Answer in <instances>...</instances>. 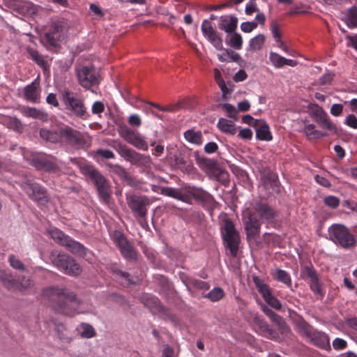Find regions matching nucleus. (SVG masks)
I'll use <instances>...</instances> for the list:
<instances>
[{
  "label": "nucleus",
  "instance_id": "obj_58",
  "mask_svg": "<svg viewBox=\"0 0 357 357\" xmlns=\"http://www.w3.org/2000/svg\"><path fill=\"white\" fill-rule=\"evenodd\" d=\"M190 284L192 287H195L198 289L208 290L210 288V285L208 284V282L200 280H191Z\"/></svg>",
  "mask_w": 357,
  "mask_h": 357
},
{
  "label": "nucleus",
  "instance_id": "obj_15",
  "mask_svg": "<svg viewBox=\"0 0 357 357\" xmlns=\"http://www.w3.org/2000/svg\"><path fill=\"white\" fill-rule=\"evenodd\" d=\"M217 17L211 14L209 20H204L201 30L203 36L211 43V44L218 50L223 49L222 39L219 33L212 26L211 21L215 20Z\"/></svg>",
  "mask_w": 357,
  "mask_h": 357
},
{
  "label": "nucleus",
  "instance_id": "obj_34",
  "mask_svg": "<svg viewBox=\"0 0 357 357\" xmlns=\"http://www.w3.org/2000/svg\"><path fill=\"white\" fill-rule=\"evenodd\" d=\"M344 22L350 29L357 27V6H352L347 9L344 16Z\"/></svg>",
  "mask_w": 357,
  "mask_h": 357
},
{
  "label": "nucleus",
  "instance_id": "obj_9",
  "mask_svg": "<svg viewBox=\"0 0 357 357\" xmlns=\"http://www.w3.org/2000/svg\"><path fill=\"white\" fill-rule=\"evenodd\" d=\"M126 202L135 218L147 217L150 199L145 195L137 193L126 194Z\"/></svg>",
  "mask_w": 357,
  "mask_h": 357
},
{
  "label": "nucleus",
  "instance_id": "obj_47",
  "mask_svg": "<svg viewBox=\"0 0 357 357\" xmlns=\"http://www.w3.org/2000/svg\"><path fill=\"white\" fill-rule=\"evenodd\" d=\"M265 43V36L264 34H258L250 41V47L252 50H260Z\"/></svg>",
  "mask_w": 357,
  "mask_h": 357
},
{
  "label": "nucleus",
  "instance_id": "obj_31",
  "mask_svg": "<svg viewBox=\"0 0 357 357\" xmlns=\"http://www.w3.org/2000/svg\"><path fill=\"white\" fill-rule=\"evenodd\" d=\"M184 138L189 143L195 145H202L203 142V135L200 130H195V129L187 130L184 134Z\"/></svg>",
  "mask_w": 357,
  "mask_h": 357
},
{
  "label": "nucleus",
  "instance_id": "obj_16",
  "mask_svg": "<svg viewBox=\"0 0 357 357\" xmlns=\"http://www.w3.org/2000/svg\"><path fill=\"white\" fill-rule=\"evenodd\" d=\"M32 165L37 169L47 172H58L60 167L56 158L52 155H37L32 158Z\"/></svg>",
  "mask_w": 357,
  "mask_h": 357
},
{
  "label": "nucleus",
  "instance_id": "obj_11",
  "mask_svg": "<svg viewBox=\"0 0 357 357\" xmlns=\"http://www.w3.org/2000/svg\"><path fill=\"white\" fill-rule=\"evenodd\" d=\"M119 135L128 144L142 151L149 149V144L139 132L132 130L128 126H121L119 128Z\"/></svg>",
  "mask_w": 357,
  "mask_h": 357
},
{
  "label": "nucleus",
  "instance_id": "obj_44",
  "mask_svg": "<svg viewBox=\"0 0 357 357\" xmlns=\"http://www.w3.org/2000/svg\"><path fill=\"white\" fill-rule=\"evenodd\" d=\"M297 327L299 334L301 336H305L308 338L313 335L315 329L311 326L308 323H307L305 320L302 319L298 321Z\"/></svg>",
  "mask_w": 357,
  "mask_h": 357
},
{
  "label": "nucleus",
  "instance_id": "obj_43",
  "mask_svg": "<svg viewBox=\"0 0 357 357\" xmlns=\"http://www.w3.org/2000/svg\"><path fill=\"white\" fill-rule=\"evenodd\" d=\"M55 331L58 337L63 342L69 343L71 341V337L66 326L62 323L55 324Z\"/></svg>",
  "mask_w": 357,
  "mask_h": 357
},
{
  "label": "nucleus",
  "instance_id": "obj_23",
  "mask_svg": "<svg viewBox=\"0 0 357 357\" xmlns=\"http://www.w3.org/2000/svg\"><path fill=\"white\" fill-rule=\"evenodd\" d=\"M218 28L227 33H234L238 24V18L233 15H222L220 17Z\"/></svg>",
  "mask_w": 357,
  "mask_h": 357
},
{
  "label": "nucleus",
  "instance_id": "obj_20",
  "mask_svg": "<svg viewBox=\"0 0 357 357\" xmlns=\"http://www.w3.org/2000/svg\"><path fill=\"white\" fill-rule=\"evenodd\" d=\"M170 165L174 169L186 174H192L195 170L192 162L186 159L181 153L174 154L170 158Z\"/></svg>",
  "mask_w": 357,
  "mask_h": 357
},
{
  "label": "nucleus",
  "instance_id": "obj_30",
  "mask_svg": "<svg viewBox=\"0 0 357 357\" xmlns=\"http://www.w3.org/2000/svg\"><path fill=\"white\" fill-rule=\"evenodd\" d=\"M40 136L46 142L54 144L61 143L59 128L56 130H50L47 128H41L40 130Z\"/></svg>",
  "mask_w": 357,
  "mask_h": 357
},
{
  "label": "nucleus",
  "instance_id": "obj_41",
  "mask_svg": "<svg viewBox=\"0 0 357 357\" xmlns=\"http://www.w3.org/2000/svg\"><path fill=\"white\" fill-rule=\"evenodd\" d=\"M316 122L323 129L328 130L334 134H337L338 132L336 125L331 121L328 114L320 119H317Z\"/></svg>",
  "mask_w": 357,
  "mask_h": 357
},
{
  "label": "nucleus",
  "instance_id": "obj_60",
  "mask_svg": "<svg viewBox=\"0 0 357 357\" xmlns=\"http://www.w3.org/2000/svg\"><path fill=\"white\" fill-rule=\"evenodd\" d=\"M324 204L331 208H337L340 205V199L335 196H328L324 199Z\"/></svg>",
  "mask_w": 357,
  "mask_h": 357
},
{
  "label": "nucleus",
  "instance_id": "obj_62",
  "mask_svg": "<svg viewBox=\"0 0 357 357\" xmlns=\"http://www.w3.org/2000/svg\"><path fill=\"white\" fill-rule=\"evenodd\" d=\"M257 27V23L255 22H246L241 24V29L245 33H250Z\"/></svg>",
  "mask_w": 357,
  "mask_h": 357
},
{
  "label": "nucleus",
  "instance_id": "obj_57",
  "mask_svg": "<svg viewBox=\"0 0 357 357\" xmlns=\"http://www.w3.org/2000/svg\"><path fill=\"white\" fill-rule=\"evenodd\" d=\"M264 301L269 306L277 310H280L282 307V305L280 301L276 297H275L273 294L266 298Z\"/></svg>",
  "mask_w": 357,
  "mask_h": 357
},
{
  "label": "nucleus",
  "instance_id": "obj_42",
  "mask_svg": "<svg viewBox=\"0 0 357 357\" xmlns=\"http://www.w3.org/2000/svg\"><path fill=\"white\" fill-rule=\"evenodd\" d=\"M316 122L323 129L328 130L334 134H337L338 132L336 125L331 121L328 114L320 119H317Z\"/></svg>",
  "mask_w": 357,
  "mask_h": 357
},
{
  "label": "nucleus",
  "instance_id": "obj_54",
  "mask_svg": "<svg viewBox=\"0 0 357 357\" xmlns=\"http://www.w3.org/2000/svg\"><path fill=\"white\" fill-rule=\"evenodd\" d=\"M222 109L227 113L228 117L235 121L238 120V111L234 106L225 103L222 105Z\"/></svg>",
  "mask_w": 357,
  "mask_h": 357
},
{
  "label": "nucleus",
  "instance_id": "obj_24",
  "mask_svg": "<svg viewBox=\"0 0 357 357\" xmlns=\"http://www.w3.org/2000/svg\"><path fill=\"white\" fill-rule=\"evenodd\" d=\"M253 324L255 326L259 328L260 331L263 333L266 337L271 339H276L278 337L277 332L273 330L260 317L255 315L253 319Z\"/></svg>",
  "mask_w": 357,
  "mask_h": 357
},
{
  "label": "nucleus",
  "instance_id": "obj_28",
  "mask_svg": "<svg viewBox=\"0 0 357 357\" xmlns=\"http://www.w3.org/2000/svg\"><path fill=\"white\" fill-rule=\"evenodd\" d=\"M26 52L29 54V58L33 61L38 66L41 67L43 70H46L49 68L50 65L47 61L45 60L44 56L39 53L36 50L28 47Z\"/></svg>",
  "mask_w": 357,
  "mask_h": 357
},
{
  "label": "nucleus",
  "instance_id": "obj_8",
  "mask_svg": "<svg viewBox=\"0 0 357 357\" xmlns=\"http://www.w3.org/2000/svg\"><path fill=\"white\" fill-rule=\"evenodd\" d=\"M192 197L197 201L200 202L203 206L208 209L214 208L218 204L214 197L208 192L195 187L190 188L188 194L181 193L180 198L178 200L182 201L187 204L192 203Z\"/></svg>",
  "mask_w": 357,
  "mask_h": 357
},
{
  "label": "nucleus",
  "instance_id": "obj_21",
  "mask_svg": "<svg viewBox=\"0 0 357 357\" xmlns=\"http://www.w3.org/2000/svg\"><path fill=\"white\" fill-rule=\"evenodd\" d=\"M195 158L200 169L210 174H212L219 166L216 160L201 156L198 151L195 153Z\"/></svg>",
  "mask_w": 357,
  "mask_h": 357
},
{
  "label": "nucleus",
  "instance_id": "obj_37",
  "mask_svg": "<svg viewBox=\"0 0 357 357\" xmlns=\"http://www.w3.org/2000/svg\"><path fill=\"white\" fill-rule=\"evenodd\" d=\"M217 126L218 128L223 132L232 135L236 132L235 124L228 119L220 118Z\"/></svg>",
  "mask_w": 357,
  "mask_h": 357
},
{
  "label": "nucleus",
  "instance_id": "obj_55",
  "mask_svg": "<svg viewBox=\"0 0 357 357\" xmlns=\"http://www.w3.org/2000/svg\"><path fill=\"white\" fill-rule=\"evenodd\" d=\"M81 327L82 329L81 332V335L82 337L86 338H91L95 336L96 331L93 326H91L90 324L83 323L81 324Z\"/></svg>",
  "mask_w": 357,
  "mask_h": 357
},
{
  "label": "nucleus",
  "instance_id": "obj_61",
  "mask_svg": "<svg viewBox=\"0 0 357 357\" xmlns=\"http://www.w3.org/2000/svg\"><path fill=\"white\" fill-rule=\"evenodd\" d=\"M95 153L97 156L105 159H112L115 157L114 153L108 149H98L95 151Z\"/></svg>",
  "mask_w": 357,
  "mask_h": 357
},
{
  "label": "nucleus",
  "instance_id": "obj_6",
  "mask_svg": "<svg viewBox=\"0 0 357 357\" xmlns=\"http://www.w3.org/2000/svg\"><path fill=\"white\" fill-rule=\"evenodd\" d=\"M249 209L264 222L272 223L278 216V211L270 205L266 199L259 198L252 200Z\"/></svg>",
  "mask_w": 357,
  "mask_h": 357
},
{
  "label": "nucleus",
  "instance_id": "obj_10",
  "mask_svg": "<svg viewBox=\"0 0 357 357\" xmlns=\"http://www.w3.org/2000/svg\"><path fill=\"white\" fill-rule=\"evenodd\" d=\"M21 187L28 197L39 206H45L49 202L47 190L40 184L26 181L22 183Z\"/></svg>",
  "mask_w": 357,
  "mask_h": 357
},
{
  "label": "nucleus",
  "instance_id": "obj_53",
  "mask_svg": "<svg viewBox=\"0 0 357 357\" xmlns=\"http://www.w3.org/2000/svg\"><path fill=\"white\" fill-rule=\"evenodd\" d=\"M181 191L179 189L169 188V187H163L161 189V194L167 197H170L178 199L180 198V195Z\"/></svg>",
  "mask_w": 357,
  "mask_h": 357
},
{
  "label": "nucleus",
  "instance_id": "obj_63",
  "mask_svg": "<svg viewBox=\"0 0 357 357\" xmlns=\"http://www.w3.org/2000/svg\"><path fill=\"white\" fill-rule=\"evenodd\" d=\"M333 347L335 350H342L347 348V342L342 338L337 337L333 342Z\"/></svg>",
  "mask_w": 357,
  "mask_h": 357
},
{
  "label": "nucleus",
  "instance_id": "obj_3",
  "mask_svg": "<svg viewBox=\"0 0 357 357\" xmlns=\"http://www.w3.org/2000/svg\"><path fill=\"white\" fill-rule=\"evenodd\" d=\"M70 160L78 167L84 176L89 178L94 183L100 198L105 203L109 202L110 199L109 185L99 170L84 159L71 158Z\"/></svg>",
  "mask_w": 357,
  "mask_h": 357
},
{
  "label": "nucleus",
  "instance_id": "obj_5",
  "mask_svg": "<svg viewBox=\"0 0 357 357\" xmlns=\"http://www.w3.org/2000/svg\"><path fill=\"white\" fill-rule=\"evenodd\" d=\"M116 150L125 160L130 162L133 165L142 167L145 169H150L151 167L152 160L149 155L138 153L127 145L121 143L118 144Z\"/></svg>",
  "mask_w": 357,
  "mask_h": 357
},
{
  "label": "nucleus",
  "instance_id": "obj_25",
  "mask_svg": "<svg viewBox=\"0 0 357 357\" xmlns=\"http://www.w3.org/2000/svg\"><path fill=\"white\" fill-rule=\"evenodd\" d=\"M22 112L26 117L38 119L43 122H46L48 120V114L36 107H25L22 109Z\"/></svg>",
  "mask_w": 357,
  "mask_h": 357
},
{
  "label": "nucleus",
  "instance_id": "obj_49",
  "mask_svg": "<svg viewBox=\"0 0 357 357\" xmlns=\"http://www.w3.org/2000/svg\"><path fill=\"white\" fill-rule=\"evenodd\" d=\"M17 281V286L13 287L14 289H18L21 291L31 289L33 287V282L30 278L22 277Z\"/></svg>",
  "mask_w": 357,
  "mask_h": 357
},
{
  "label": "nucleus",
  "instance_id": "obj_17",
  "mask_svg": "<svg viewBox=\"0 0 357 357\" xmlns=\"http://www.w3.org/2000/svg\"><path fill=\"white\" fill-rule=\"evenodd\" d=\"M245 213L248 216L245 221V229L246 231L247 238L249 239H255L260 234L261 221L252 210L248 208Z\"/></svg>",
  "mask_w": 357,
  "mask_h": 357
},
{
  "label": "nucleus",
  "instance_id": "obj_45",
  "mask_svg": "<svg viewBox=\"0 0 357 357\" xmlns=\"http://www.w3.org/2000/svg\"><path fill=\"white\" fill-rule=\"evenodd\" d=\"M215 178L222 183L224 185H227L229 182V174L227 171L221 169L219 166L217 167V169L213 172L211 174Z\"/></svg>",
  "mask_w": 357,
  "mask_h": 357
},
{
  "label": "nucleus",
  "instance_id": "obj_29",
  "mask_svg": "<svg viewBox=\"0 0 357 357\" xmlns=\"http://www.w3.org/2000/svg\"><path fill=\"white\" fill-rule=\"evenodd\" d=\"M253 282L264 300L272 294V291L268 284H266L264 281L259 278L258 276H254L252 278Z\"/></svg>",
  "mask_w": 357,
  "mask_h": 357
},
{
  "label": "nucleus",
  "instance_id": "obj_35",
  "mask_svg": "<svg viewBox=\"0 0 357 357\" xmlns=\"http://www.w3.org/2000/svg\"><path fill=\"white\" fill-rule=\"evenodd\" d=\"M303 131L308 139L322 138L327 135L326 133L317 130L316 126L312 123L306 124Z\"/></svg>",
  "mask_w": 357,
  "mask_h": 357
},
{
  "label": "nucleus",
  "instance_id": "obj_27",
  "mask_svg": "<svg viewBox=\"0 0 357 357\" xmlns=\"http://www.w3.org/2000/svg\"><path fill=\"white\" fill-rule=\"evenodd\" d=\"M107 167L109 168L111 172L115 174L118 176L121 180L127 182V183L130 184L132 178V176L127 172L126 169L118 164H112L108 163L107 164Z\"/></svg>",
  "mask_w": 357,
  "mask_h": 357
},
{
  "label": "nucleus",
  "instance_id": "obj_32",
  "mask_svg": "<svg viewBox=\"0 0 357 357\" xmlns=\"http://www.w3.org/2000/svg\"><path fill=\"white\" fill-rule=\"evenodd\" d=\"M310 339L312 340V342H314V344L321 348L325 349L327 347H329L328 336L324 333L318 331L316 329L314 331L313 335L310 337Z\"/></svg>",
  "mask_w": 357,
  "mask_h": 357
},
{
  "label": "nucleus",
  "instance_id": "obj_46",
  "mask_svg": "<svg viewBox=\"0 0 357 357\" xmlns=\"http://www.w3.org/2000/svg\"><path fill=\"white\" fill-rule=\"evenodd\" d=\"M225 294L224 290L220 287H215L211 291H210L205 297L208 298L213 302H217L221 300Z\"/></svg>",
  "mask_w": 357,
  "mask_h": 357
},
{
  "label": "nucleus",
  "instance_id": "obj_51",
  "mask_svg": "<svg viewBox=\"0 0 357 357\" xmlns=\"http://www.w3.org/2000/svg\"><path fill=\"white\" fill-rule=\"evenodd\" d=\"M232 33L233 34L229 39V45L236 50L241 49L243 45V39L239 33L235 32Z\"/></svg>",
  "mask_w": 357,
  "mask_h": 357
},
{
  "label": "nucleus",
  "instance_id": "obj_19",
  "mask_svg": "<svg viewBox=\"0 0 357 357\" xmlns=\"http://www.w3.org/2000/svg\"><path fill=\"white\" fill-rule=\"evenodd\" d=\"M64 29L63 22L56 21L54 22L49 31L45 33V39L47 43L52 47H56L59 42L63 39Z\"/></svg>",
  "mask_w": 357,
  "mask_h": 357
},
{
  "label": "nucleus",
  "instance_id": "obj_1",
  "mask_svg": "<svg viewBox=\"0 0 357 357\" xmlns=\"http://www.w3.org/2000/svg\"><path fill=\"white\" fill-rule=\"evenodd\" d=\"M43 294L52 303V307L59 314L72 317L85 312L82 303L76 295L67 289L50 287L43 290Z\"/></svg>",
  "mask_w": 357,
  "mask_h": 357
},
{
  "label": "nucleus",
  "instance_id": "obj_22",
  "mask_svg": "<svg viewBox=\"0 0 357 357\" xmlns=\"http://www.w3.org/2000/svg\"><path fill=\"white\" fill-rule=\"evenodd\" d=\"M24 98L31 102H37L40 97V84L35 80L24 89Z\"/></svg>",
  "mask_w": 357,
  "mask_h": 357
},
{
  "label": "nucleus",
  "instance_id": "obj_13",
  "mask_svg": "<svg viewBox=\"0 0 357 357\" xmlns=\"http://www.w3.org/2000/svg\"><path fill=\"white\" fill-rule=\"evenodd\" d=\"M301 277L303 280L309 281L310 289L314 295L323 298L324 293L321 288L322 284L319 276L312 265H306L302 267Z\"/></svg>",
  "mask_w": 357,
  "mask_h": 357
},
{
  "label": "nucleus",
  "instance_id": "obj_14",
  "mask_svg": "<svg viewBox=\"0 0 357 357\" xmlns=\"http://www.w3.org/2000/svg\"><path fill=\"white\" fill-rule=\"evenodd\" d=\"M331 238L343 248H350L355 244L354 236L351 234L347 227L341 225H333L329 229Z\"/></svg>",
  "mask_w": 357,
  "mask_h": 357
},
{
  "label": "nucleus",
  "instance_id": "obj_38",
  "mask_svg": "<svg viewBox=\"0 0 357 357\" xmlns=\"http://www.w3.org/2000/svg\"><path fill=\"white\" fill-rule=\"evenodd\" d=\"M273 277L278 282H282L288 287L291 288L292 282L290 275L284 270L277 268L273 274Z\"/></svg>",
  "mask_w": 357,
  "mask_h": 357
},
{
  "label": "nucleus",
  "instance_id": "obj_33",
  "mask_svg": "<svg viewBox=\"0 0 357 357\" xmlns=\"http://www.w3.org/2000/svg\"><path fill=\"white\" fill-rule=\"evenodd\" d=\"M256 135L260 140L271 141L272 135L268 125L265 122H259L256 127Z\"/></svg>",
  "mask_w": 357,
  "mask_h": 357
},
{
  "label": "nucleus",
  "instance_id": "obj_56",
  "mask_svg": "<svg viewBox=\"0 0 357 357\" xmlns=\"http://www.w3.org/2000/svg\"><path fill=\"white\" fill-rule=\"evenodd\" d=\"M263 179L264 185H270L273 187L277 184L278 177L273 172H269L264 176Z\"/></svg>",
  "mask_w": 357,
  "mask_h": 357
},
{
  "label": "nucleus",
  "instance_id": "obj_4",
  "mask_svg": "<svg viewBox=\"0 0 357 357\" xmlns=\"http://www.w3.org/2000/svg\"><path fill=\"white\" fill-rule=\"evenodd\" d=\"M220 233L224 245L229 250L232 257L238 255L241 238L234 224L229 218H225L220 222Z\"/></svg>",
  "mask_w": 357,
  "mask_h": 357
},
{
  "label": "nucleus",
  "instance_id": "obj_50",
  "mask_svg": "<svg viewBox=\"0 0 357 357\" xmlns=\"http://www.w3.org/2000/svg\"><path fill=\"white\" fill-rule=\"evenodd\" d=\"M310 115L317 121V119H320L328 114L324 109L317 104H313L310 108Z\"/></svg>",
  "mask_w": 357,
  "mask_h": 357
},
{
  "label": "nucleus",
  "instance_id": "obj_59",
  "mask_svg": "<svg viewBox=\"0 0 357 357\" xmlns=\"http://www.w3.org/2000/svg\"><path fill=\"white\" fill-rule=\"evenodd\" d=\"M9 262L10 266L15 269L20 271H24L25 269L24 264L14 255H10L9 257Z\"/></svg>",
  "mask_w": 357,
  "mask_h": 357
},
{
  "label": "nucleus",
  "instance_id": "obj_36",
  "mask_svg": "<svg viewBox=\"0 0 357 357\" xmlns=\"http://www.w3.org/2000/svg\"><path fill=\"white\" fill-rule=\"evenodd\" d=\"M0 280L3 285L8 289L17 286V281L10 274V271L0 270Z\"/></svg>",
  "mask_w": 357,
  "mask_h": 357
},
{
  "label": "nucleus",
  "instance_id": "obj_26",
  "mask_svg": "<svg viewBox=\"0 0 357 357\" xmlns=\"http://www.w3.org/2000/svg\"><path fill=\"white\" fill-rule=\"evenodd\" d=\"M63 247H66L74 255L84 256L86 254V248L82 243L75 241L70 236Z\"/></svg>",
  "mask_w": 357,
  "mask_h": 357
},
{
  "label": "nucleus",
  "instance_id": "obj_52",
  "mask_svg": "<svg viewBox=\"0 0 357 357\" xmlns=\"http://www.w3.org/2000/svg\"><path fill=\"white\" fill-rule=\"evenodd\" d=\"M269 59L275 68H280L283 67L284 57L280 56L279 54L271 52L269 54Z\"/></svg>",
  "mask_w": 357,
  "mask_h": 357
},
{
  "label": "nucleus",
  "instance_id": "obj_40",
  "mask_svg": "<svg viewBox=\"0 0 357 357\" xmlns=\"http://www.w3.org/2000/svg\"><path fill=\"white\" fill-rule=\"evenodd\" d=\"M112 238L115 244L118 246L121 252L129 243V241L127 239L126 236L120 231L115 230L112 234Z\"/></svg>",
  "mask_w": 357,
  "mask_h": 357
},
{
  "label": "nucleus",
  "instance_id": "obj_39",
  "mask_svg": "<svg viewBox=\"0 0 357 357\" xmlns=\"http://www.w3.org/2000/svg\"><path fill=\"white\" fill-rule=\"evenodd\" d=\"M48 233L51 238L58 244L63 246L69 238V236L65 234L62 231L57 228L49 229Z\"/></svg>",
  "mask_w": 357,
  "mask_h": 357
},
{
  "label": "nucleus",
  "instance_id": "obj_12",
  "mask_svg": "<svg viewBox=\"0 0 357 357\" xmlns=\"http://www.w3.org/2000/svg\"><path fill=\"white\" fill-rule=\"evenodd\" d=\"M77 75L79 84L86 90H90L92 86L100 83L99 73L93 66L82 67L77 70Z\"/></svg>",
  "mask_w": 357,
  "mask_h": 357
},
{
  "label": "nucleus",
  "instance_id": "obj_48",
  "mask_svg": "<svg viewBox=\"0 0 357 357\" xmlns=\"http://www.w3.org/2000/svg\"><path fill=\"white\" fill-rule=\"evenodd\" d=\"M123 257L128 261H136L137 256L135 248L131 243L126 247L121 252Z\"/></svg>",
  "mask_w": 357,
  "mask_h": 357
},
{
  "label": "nucleus",
  "instance_id": "obj_64",
  "mask_svg": "<svg viewBox=\"0 0 357 357\" xmlns=\"http://www.w3.org/2000/svg\"><path fill=\"white\" fill-rule=\"evenodd\" d=\"M345 123L354 129L357 128V118L354 114H349L345 121Z\"/></svg>",
  "mask_w": 357,
  "mask_h": 357
},
{
  "label": "nucleus",
  "instance_id": "obj_18",
  "mask_svg": "<svg viewBox=\"0 0 357 357\" xmlns=\"http://www.w3.org/2000/svg\"><path fill=\"white\" fill-rule=\"evenodd\" d=\"M59 136L61 142L70 145H79L84 141L81 132L68 126L59 127Z\"/></svg>",
  "mask_w": 357,
  "mask_h": 357
},
{
  "label": "nucleus",
  "instance_id": "obj_2",
  "mask_svg": "<svg viewBox=\"0 0 357 357\" xmlns=\"http://www.w3.org/2000/svg\"><path fill=\"white\" fill-rule=\"evenodd\" d=\"M59 97L68 116L81 120L89 118L90 114L82 95L64 86L59 90Z\"/></svg>",
  "mask_w": 357,
  "mask_h": 357
},
{
  "label": "nucleus",
  "instance_id": "obj_7",
  "mask_svg": "<svg viewBox=\"0 0 357 357\" xmlns=\"http://www.w3.org/2000/svg\"><path fill=\"white\" fill-rule=\"evenodd\" d=\"M51 259L53 264L64 273L69 275H79L82 273V268L75 259L64 253H59L55 255H51Z\"/></svg>",
  "mask_w": 357,
  "mask_h": 357
}]
</instances>
